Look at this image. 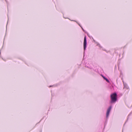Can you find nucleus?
<instances>
[{
  "label": "nucleus",
  "mask_w": 132,
  "mask_h": 132,
  "mask_svg": "<svg viewBox=\"0 0 132 132\" xmlns=\"http://www.w3.org/2000/svg\"><path fill=\"white\" fill-rule=\"evenodd\" d=\"M111 102L112 103L115 102L117 100V94L116 93H113L111 95Z\"/></svg>",
  "instance_id": "f257e3e1"
},
{
  "label": "nucleus",
  "mask_w": 132,
  "mask_h": 132,
  "mask_svg": "<svg viewBox=\"0 0 132 132\" xmlns=\"http://www.w3.org/2000/svg\"><path fill=\"white\" fill-rule=\"evenodd\" d=\"M112 106H110L108 109L106 113V117L107 118L109 116L110 112Z\"/></svg>",
  "instance_id": "7ed1b4c3"
},
{
  "label": "nucleus",
  "mask_w": 132,
  "mask_h": 132,
  "mask_svg": "<svg viewBox=\"0 0 132 132\" xmlns=\"http://www.w3.org/2000/svg\"><path fill=\"white\" fill-rule=\"evenodd\" d=\"M86 66L87 67L89 68H91L90 67L87 66V65L86 64Z\"/></svg>",
  "instance_id": "39448f33"
},
{
  "label": "nucleus",
  "mask_w": 132,
  "mask_h": 132,
  "mask_svg": "<svg viewBox=\"0 0 132 132\" xmlns=\"http://www.w3.org/2000/svg\"><path fill=\"white\" fill-rule=\"evenodd\" d=\"M103 77L106 80V81H107L108 82H110L106 78H105V77Z\"/></svg>",
  "instance_id": "20e7f679"
},
{
  "label": "nucleus",
  "mask_w": 132,
  "mask_h": 132,
  "mask_svg": "<svg viewBox=\"0 0 132 132\" xmlns=\"http://www.w3.org/2000/svg\"><path fill=\"white\" fill-rule=\"evenodd\" d=\"M87 42H86V36H85L84 38V50H85L86 47Z\"/></svg>",
  "instance_id": "f03ea898"
},
{
  "label": "nucleus",
  "mask_w": 132,
  "mask_h": 132,
  "mask_svg": "<svg viewBox=\"0 0 132 132\" xmlns=\"http://www.w3.org/2000/svg\"><path fill=\"white\" fill-rule=\"evenodd\" d=\"M82 28V29L84 31V29H83Z\"/></svg>",
  "instance_id": "423d86ee"
}]
</instances>
